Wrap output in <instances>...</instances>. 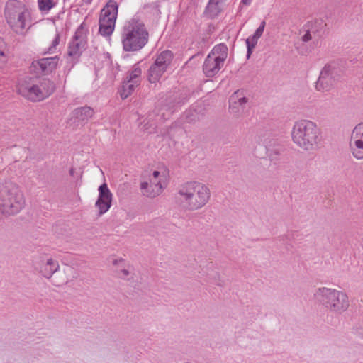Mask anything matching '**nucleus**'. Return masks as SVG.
<instances>
[{
	"label": "nucleus",
	"mask_w": 363,
	"mask_h": 363,
	"mask_svg": "<svg viewBox=\"0 0 363 363\" xmlns=\"http://www.w3.org/2000/svg\"><path fill=\"white\" fill-rule=\"evenodd\" d=\"M169 176L165 167H160L148 175V182L140 184V189L144 196L155 198L160 195L166 185Z\"/></svg>",
	"instance_id": "obj_8"
},
{
	"label": "nucleus",
	"mask_w": 363,
	"mask_h": 363,
	"mask_svg": "<svg viewBox=\"0 0 363 363\" xmlns=\"http://www.w3.org/2000/svg\"><path fill=\"white\" fill-rule=\"evenodd\" d=\"M179 194L187 208L191 210H197L208 203L211 191L205 184L191 182L182 185L179 189Z\"/></svg>",
	"instance_id": "obj_6"
},
{
	"label": "nucleus",
	"mask_w": 363,
	"mask_h": 363,
	"mask_svg": "<svg viewBox=\"0 0 363 363\" xmlns=\"http://www.w3.org/2000/svg\"><path fill=\"white\" fill-rule=\"evenodd\" d=\"M227 0H209L206 9V13L210 18L217 16L224 9Z\"/></svg>",
	"instance_id": "obj_19"
},
{
	"label": "nucleus",
	"mask_w": 363,
	"mask_h": 363,
	"mask_svg": "<svg viewBox=\"0 0 363 363\" xmlns=\"http://www.w3.org/2000/svg\"><path fill=\"white\" fill-rule=\"evenodd\" d=\"M4 17L11 29L18 34H23L30 28L33 21L31 10L18 0L6 2Z\"/></svg>",
	"instance_id": "obj_2"
},
{
	"label": "nucleus",
	"mask_w": 363,
	"mask_h": 363,
	"mask_svg": "<svg viewBox=\"0 0 363 363\" xmlns=\"http://www.w3.org/2000/svg\"><path fill=\"white\" fill-rule=\"evenodd\" d=\"M252 0H242V2L245 5H249Z\"/></svg>",
	"instance_id": "obj_29"
},
{
	"label": "nucleus",
	"mask_w": 363,
	"mask_h": 363,
	"mask_svg": "<svg viewBox=\"0 0 363 363\" xmlns=\"http://www.w3.org/2000/svg\"><path fill=\"white\" fill-rule=\"evenodd\" d=\"M6 44L3 40V38L0 37V52H6Z\"/></svg>",
	"instance_id": "obj_27"
},
{
	"label": "nucleus",
	"mask_w": 363,
	"mask_h": 363,
	"mask_svg": "<svg viewBox=\"0 0 363 363\" xmlns=\"http://www.w3.org/2000/svg\"><path fill=\"white\" fill-rule=\"evenodd\" d=\"M60 43V36L58 35H56L55 36V38L52 40V48H49V51L52 52V49H55V48L59 45Z\"/></svg>",
	"instance_id": "obj_26"
},
{
	"label": "nucleus",
	"mask_w": 363,
	"mask_h": 363,
	"mask_svg": "<svg viewBox=\"0 0 363 363\" xmlns=\"http://www.w3.org/2000/svg\"><path fill=\"white\" fill-rule=\"evenodd\" d=\"M315 296L318 300L324 301L327 307L334 312H344L350 306L347 295L341 291L322 288L316 291Z\"/></svg>",
	"instance_id": "obj_7"
},
{
	"label": "nucleus",
	"mask_w": 363,
	"mask_h": 363,
	"mask_svg": "<svg viewBox=\"0 0 363 363\" xmlns=\"http://www.w3.org/2000/svg\"><path fill=\"white\" fill-rule=\"evenodd\" d=\"M247 101L248 99L244 92L238 90L234 92L230 98V108L233 113H238L242 110Z\"/></svg>",
	"instance_id": "obj_17"
},
{
	"label": "nucleus",
	"mask_w": 363,
	"mask_h": 363,
	"mask_svg": "<svg viewBox=\"0 0 363 363\" xmlns=\"http://www.w3.org/2000/svg\"><path fill=\"white\" fill-rule=\"evenodd\" d=\"M60 58L57 56L45 57L32 62L30 69L39 74H50L52 73L59 65Z\"/></svg>",
	"instance_id": "obj_15"
},
{
	"label": "nucleus",
	"mask_w": 363,
	"mask_h": 363,
	"mask_svg": "<svg viewBox=\"0 0 363 363\" xmlns=\"http://www.w3.org/2000/svg\"><path fill=\"white\" fill-rule=\"evenodd\" d=\"M293 142L304 150H312L321 142V133L317 125L308 120L296 121L291 130Z\"/></svg>",
	"instance_id": "obj_3"
},
{
	"label": "nucleus",
	"mask_w": 363,
	"mask_h": 363,
	"mask_svg": "<svg viewBox=\"0 0 363 363\" xmlns=\"http://www.w3.org/2000/svg\"><path fill=\"white\" fill-rule=\"evenodd\" d=\"M8 62V56L6 52H0V69H4Z\"/></svg>",
	"instance_id": "obj_25"
},
{
	"label": "nucleus",
	"mask_w": 363,
	"mask_h": 363,
	"mask_svg": "<svg viewBox=\"0 0 363 363\" xmlns=\"http://www.w3.org/2000/svg\"><path fill=\"white\" fill-rule=\"evenodd\" d=\"M173 57V53L169 50H164L156 55L154 63L148 70L147 79L150 83H156L160 79L171 65Z\"/></svg>",
	"instance_id": "obj_12"
},
{
	"label": "nucleus",
	"mask_w": 363,
	"mask_h": 363,
	"mask_svg": "<svg viewBox=\"0 0 363 363\" xmlns=\"http://www.w3.org/2000/svg\"><path fill=\"white\" fill-rule=\"evenodd\" d=\"M349 147L351 154L355 159H363V123H359L353 129Z\"/></svg>",
	"instance_id": "obj_14"
},
{
	"label": "nucleus",
	"mask_w": 363,
	"mask_h": 363,
	"mask_svg": "<svg viewBox=\"0 0 363 363\" xmlns=\"http://www.w3.org/2000/svg\"><path fill=\"white\" fill-rule=\"evenodd\" d=\"M23 191L15 184L5 183L0 185V214L4 216L18 213L25 206Z\"/></svg>",
	"instance_id": "obj_4"
},
{
	"label": "nucleus",
	"mask_w": 363,
	"mask_h": 363,
	"mask_svg": "<svg viewBox=\"0 0 363 363\" xmlns=\"http://www.w3.org/2000/svg\"><path fill=\"white\" fill-rule=\"evenodd\" d=\"M112 262L116 266L119 265L120 267H123V268L120 269V271H119V276L121 277H125L129 274V269H128L129 267H128V268L125 267V262L123 259H113Z\"/></svg>",
	"instance_id": "obj_23"
},
{
	"label": "nucleus",
	"mask_w": 363,
	"mask_h": 363,
	"mask_svg": "<svg viewBox=\"0 0 363 363\" xmlns=\"http://www.w3.org/2000/svg\"><path fill=\"white\" fill-rule=\"evenodd\" d=\"M99 196L96 201L95 206L101 216L106 213L111 208L113 199V194L108 187L106 183L101 184L99 189Z\"/></svg>",
	"instance_id": "obj_16"
},
{
	"label": "nucleus",
	"mask_w": 363,
	"mask_h": 363,
	"mask_svg": "<svg viewBox=\"0 0 363 363\" xmlns=\"http://www.w3.org/2000/svg\"><path fill=\"white\" fill-rule=\"evenodd\" d=\"M118 15V4L114 1H109L101 9L99 18V32L104 36H110L115 28Z\"/></svg>",
	"instance_id": "obj_10"
},
{
	"label": "nucleus",
	"mask_w": 363,
	"mask_h": 363,
	"mask_svg": "<svg viewBox=\"0 0 363 363\" xmlns=\"http://www.w3.org/2000/svg\"><path fill=\"white\" fill-rule=\"evenodd\" d=\"M142 73L141 69L138 65H135L129 74V80L130 82H134L135 80H138V83L140 82V76Z\"/></svg>",
	"instance_id": "obj_24"
},
{
	"label": "nucleus",
	"mask_w": 363,
	"mask_h": 363,
	"mask_svg": "<svg viewBox=\"0 0 363 363\" xmlns=\"http://www.w3.org/2000/svg\"><path fill=\"white\" fill-rule=\"evenodd\" d=\"M228 57V48L224 44L216 45L205 60L203 69L206 76H215L223 66Z\"/></svg>",
	"instance_id": "obj_9"
},
{
	"label": "nucleus",
	"mask_w": 363,
	"mask_h": 363,
	"mask_svg": "<svg viewBox=\"0 0 363 363\" xmlns=\"http://www.w3.org/2000/svg\"><path fill=\"white\" fill-rule=\"evenodd\" d=\"M38 9L42 12H48L55 5V0H38Z\"/></svg>",
	"instance_id": "obj_22"
},
{
	"label": "nucleus",
	"mask_w": 363,
	"mask_h": 363,
	"mask_svg": "<svg viewBox=\"0 0 363 363\" xmlns=\"http://www.w3.org/2000/svg\"><path fill=\"white\" fill-rule=\"evenodd\" d=\"M81 111H84V113H88L90 115H91L93 113V111L89 108H84L81 110Z\"/></svg>",
	"instance_id": "obj_28"
},
{
	"label": "nucleus",
	"mask_w": 363,
	"mask_h": 363,
	"mask_svg": "<svg viewBox=\"0 0 363 363\" xmlns=\"http://www.w3.org/2000/svg\"><path fill=\"white\" fill-rule=\"evenodd\" d=\"M138 80H135L134 82H130V80H128V82H125L123 84L122 89L121 91V96L122 99H126L130 94L131 91L134 90V89L138 85Z\"/></svg>",
	"instance_id": "obj_21"
},
{
	"label": "nucleus",
	"mask_w": 363,
	"mask_h": 363,
	"mask_svg": "<svg viewBox=\"0 0 363 363\" xmlns=\"http://www.w3.org/2000/svg\"><path fill=\"white\" fill-rule=\"evenodd\" d=\"M54 90V84L48 79L40 80L26 77L20 79L17 84L18 93L32 101H40L45 99Z\"/></svg>",
	"instance_id": "obj_5"
},
{
	"label": "nucleus",
	"mask_w": 363,
	"mask_h": 363,
	"mask_svg": "<svg viewBox=\"0 0 363 363\" xmlns=\"http://www.w3.org/2000/svg\"><path fill=\"white\" fill-rule=\"evenodd\" d=\"M266 23L263 21L259 28L255 30V33L247 38L246 45L247 48V57H249L252 52V50L257 44L258 40L262 35Z\"/></svg>",
	"instance_id": "obj_18"
},
{
	"label": "nucleus",
	"mask_w": 363,
	"mask_h": 363,
	"mask_svg": "<svg viewBox=\"0 0 363 363\" xmlns=\"http://www.w3.org/2000/svg\"><path fill=\"white\" fill-rule=\"evenodd\" d=\"M340 70L333 65H326L320 71L315 82V89L320 92H328L333 89L340 78Z\"/></svg>",
	"instance_id": "obj_11"
},
{
	"label": "nucleus",
	"mask_w": 363,
	"mask_h": 363,
	"mask_svg": "<svg viewBox=\"0 0 363 363\" xmlns=\"http://www.w3.org/2000/svg\"><path fill=\"white\" fill-rule=\"evenodd\" d=\"M86 45V31L80 27L75 33L73 40L68 46L67 55L72 60L80 57Z\"/></svg>",
	"instance_id": "obj_13"
},
{
	"label": "nucleus",
	"mask_w": 363,
	"mask_h": 363,
	"mask_svg": "<svg viewBox=\"0 0 363 363\" xmlns=\"http://www.w3.org/2000/svg\"><path fill=\"white\" fill-rule=\"evenodd\" d=\"M149 32L140 20L133 18L127 21L121 32V44L125 52H138L149 41Z\"/></svg>",
	"instance_id": "obj_1"
},
{
	"label": "nucleus",
	"mask_w": 363,
	"mask_h": 363,
	"mask_svg": "<svg viewBox=\"0 0 363 363\" xmlns=\"http://www.w3.org/2000/svg\"><path fill=\"white\" fill-rule=\"evenodd\" d=\"M58 268L59 264L57 262L50 258L41 267V272L44 277L49 278L58 269Z\"/></svg>",
	"instance_id": "obj_20"
}]
</instances>
